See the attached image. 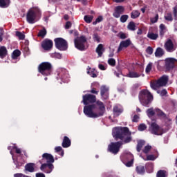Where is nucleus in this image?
Segmentation results:
<instances>
[{"instance_id":"nucleus-1","label":"nucleus","mask_w":177,"mask_h":177,"mask_svg":"<svg viewBox=\"0 0 177 177\" xmlns=\"http://www.w3.org/2000/svg\"><path fill=\"white\" fill-rule=\"evenodd\" d=\"M113 137L117 142H111L108 145V151L112 154H118L120 149L122 145L131 143L132 142V133L129 131V128L124 127H118L113 129Z\"/></svg>"},{"instance_id":"nucleus-2","label":"nucleus","mask_w":177,"mask_h":177,"mask_svg":"<svg viewBox=\"0 0 177 177\" xmlns=\"http://www.w3.org/2000/svg\"><path fill=\"white\" fill-rule=\"evenodd\" d=\"M44 160H46L47 163L42 164ZM53 162H55V158H53V156L50 153H44L42 155V160L40 161V164H41L40 167L41 171L46 172V174H50V172L53 171V168H55Z\"/></svg>"},{"instance_id":"nucleus-3","label":"nucleus","mask_w":177,"mask_h":177,"mask_svg":"<svg viewBox=\"0 0 177 177\" xmlns=\"http://www.w3.org/2000/svg\"><path fill=\"white\" fill-rule=\"evenodd\" d=\"M41 19V10L38 7L30 8L26 13V21L29 24H34Z\"/></svg>"},{"instance_id":"nucleus-4","label":"nucleus","mask_w":177,"mask_h":177,"mask_svg":"<svg viewBox=\"0 0 177 177\" xmlns=\"http://www.w3.org/2000/svg\"><path fill=\"white\" fill-rule=\"evenodd\" d=\"M139 100L142 106L149 107V104H150L153 100V95L147 90H142L140 93Z\"/></svg>"},{"instance_id":"nucleus-5","label":"nucleus","mask_w":177,"mask_h":177,"mask_svg":"<svg viewBox=\"0 0 177 177\" xmlns=\"http://www.w3.org/2000/svg\"><path fill=\"white\" fill-rule=\"evenodd\" d=\"M53 70V67L52 66V64L48 62H41L38 66L39 73L46 77L50 75Z\"/></svg>"},{"instance_id":"nucleus-6","label":"nucleus","mask_w":177,"mask_h":177,"mask_svg":"<svg viewBox=\"0 0 177 177\" xmlns=\"http://www.w3.org/2000/svg\"><path fill=\"white\" fill-rule=\"evenodd\" d=\"M88 41L86 40V37L84 35L77 37L74 40L75 46L79 50H86V44Z\"/></svg>"},{"instance_id":"nucleus-7","label":"nucleus","mask_w":177,"mask_h":177,"mask_svg":"<svg viewBox=\"0 0 177 177\" xmlns=\"http://www.w3.org/2000/svg\"><path fill=\"white\" fill-rule=\"evenodd\" d=\"M95 109H96V104H95L85 105L83 111L85 115L88 117V118H99V115H97V113L93 112Z\"/></svg>"},{"instance_id":"nucleus-8","label":"nucleus","mask_w":177,"mask_h":177,"mask_svg":"<svg viewBox=\"0 0 177 177\" xmlns=\"http://www.w3.org/2000/svg\"><path fill=\"white\" fill-rule=\"evenodd\" d=\"M55 48L59 50H67L68 49V43L62 37H57L54 39Z\"/></svg>"},{"instance_id":"nucleus-9","label":"nucleus","mask_w":177,"mask_h":177,"mask_svg":"<svg viewBox=\"0 0 177 177\" xmlns=\"http://www.w3.org/2000/svg\"><path fill=\"white\" fill-rule=\"evenodd\" d=\"M168 76L166 75H162L160 79H158L156 82L151 83V88L152 89H157L158 88H160V86H165L168 84Z\"/></svg>"},{"instance_id":"nucleus-10","label":"nucleus","mask_w":177,"mask_h":177,"mask_svg":"<svg viewBox=\"0 0 177 177\" xmlns=\"http://www.w3.org/2000/svg\"><path fill=\"white\" fill-rule=\"evenodd\" d=\"M149 131L152 133V135H156L158 136L164 133V129L160 127L159 125L154 122L149 126Z\"/></svg>"},{"instance_id":"nucleus-11","label":"nucleus","mask_w":177,"mask_h":177,"mask_svg":"<svg viewBox=\"0 0 177 177\" xmlns=\"http://www.w3.org/2000/svg\"><path fill=\"white\" fill-rule=\"evenodd\" d=\"M82 102L84 106H89L88 104H93L96 103V95L93 94H86L82 96Z\"/></svg>"},{"instance_id":"nucleus-12","label":"nucleus","mask_w":177,"mask_h":177,"mask_svg":"<svg viewBox=\"0 0 177 177\" xmlns=\"http://www.w3.org/2000/svg\"><path fill=\"white\" fill-rule=\"evenodd\" d=\"M166 71H171L175 68V63L177 62V59L175 58H166L165 60Z\"/></svg>"},{"instance_id":"nucleus-13","label":"nucleus","mask_w":177,"mask_h":177,"mask_svg":"<svg viewBox=\"0 0 177 177\" xmlns=\"http://www.w3.org/2000/svg\"><path fill=\"white\" fill-rule=\"evenodd\" d=\"M109 91H110V89L109 88V87H107V86H101L100 87V95L102 99H103V100H109Z\"/></svg>"},{"instance_id":"nucleus-14","label":"nucleus","mask_w":177,"mask_h":177,"mask_svg":"<svg viewBox=\"0 0 177 177\" xmlns=\"http://www.w3.org/2000/svg\"><path fill=\"white\" fill-rule=\"evenodd\" d=\"M125 12V8L122 6H118L115 7L114 12L113 13V17L118 19L121 17V15H123Z\"/></svg>"},{"instance_id":"nucleus-15","label":"nucleus","mask_w":177,"mask_h":177,"mask_svg":"<svg viewBox=\"0 0 177 177\" xmlns=\"http://www.w3.org/2000/svg\"><path fill=\"white\" fill-rule=\"evenodd\" d=\"M41 48H43L44 50H50V49L53 48V41L49 39H45L41 42Z\"/></svg>"},{"instance_id":"nucleus-16","label":"nucleus","mask_w":177,"mask_h":177,"mask_svg":"<svg viewBox=\"0 0 177 177\" xmlns=\"http://www.w3.org/2000/svg\"><path fill=\"white\" fill-rule=\"evenodd\" d=\"M96 104L98 107V109L100 111L97 113V115L98 117H102L104 114V111H106V106H104V104L102 101H96Z\"/></svg>"},{"instance_id":"nucleus-17","label":"nucleus","mask_w":177,"mask_h":177,"mask_svg":"<svg viewBox=\"0 0 177 177\" xmlns=\"http://www.w3.org/2000/svg\"><path fill=\"white\" fill-rule=\"evenodd\" d=\"M165 49L167 52L172 53L175 50V46H174V42L171 39H167V41L165 43Z\"/></svg>"},{"instance_id":"nucleus-18","label":"nucleus","mask_w":177,"mask_h":177,"mask_svg":"<svg viewBox=\"0 0 177 177\" xmlns=\"http://www.w3.org/2000/svg\"><path fill=\"white\" fill-rule=\"evenodd\" d=\"M129 45H131V39H128L125 41H122L118 48V52H121V50H122V48H128Z\"/></svg>"},{"instance_id":"nucleus-19","label":"nucleus","mask_w":177,"mask_h":177,"mask_svg":"<svg viewBox=\"0 0 177 177\" xmlns=\"http://www.w3.org/2000/svg\"><path fill=\"white\" fill-rule=\"evenodd\" d=\"M62 146V147H64V149H67V147H70L71 146V140H70V138H68V137H64Z\"/></svg>"},{"instance_id":"nucleus-20","label":"nucleus","mask_w":177,"mask_h":177,"mask_svg":"<svg viewBox=\"0 0 177 177\" xmlns=\"http://www.w3.org/2000/svg\"><path fill=\"white\" fill-rule=\"evenodd\" d=\"M8 56V49L2 46L0 47V58L5 59L6 57Z\"/></svg>"},{"instance_id":"nucleus-21","label":"nucleus","mask_w":177,"mask_h":177,"mask_svg":"<svg viewBox=\"0 0 177 177\" xmlns=\"http://www.w3.org/2000/svg\"><path fill=\"white\" fill-rule=\"evenodd\" d=\"M146 144V142L143 140H139L137 142V147H136V150L138 153H140L142 151V149L143 148V146Z\"/></svg>"},{"instance_id":"nucleus-22","label":"nucleus","mask_w":177,"mask_h":177,"mask_svg":"<svg viewBox=\"0 0 177 177\" xmlns=\"http://www.w3.org/2000/svg\"><path fill=\"white\" fill-rule=\"evenodd\" d=\"M147 37L152 41H156V39L158 38V33H154L149 30L147 35Z\"/></svg>"},{"instance_id":"nucleus-23","label":"nucleus","mask_w":177,"mask_h":177,"mask_svg":"<svg viewBox=\"0 0 177 177\" xmlns=\"http://www.w3.org/2000/svg\"><path fill=\"white\" fill-rule=\"evenodd\" d=\"M103 52H104V48H103V44H100L96 48V53H97L100 57H102L103 55Z\"/></svg>"},{"instance_id":"nucleus-24","label":"nucleus","mask_w":177,"mask_h":177,"mask_svg":"<svg viewBox=\"0 0 177 177\" xmlns=\"http://www.w3.org/2000/svg\"><path fill=\"white\" fill-rule=\"evenodd\" d=\"M34 167H35V163H28L25 166V169L28 171V172H34V171H35Z\"/></svg>"},{"instance_id":"nucleus-25","label":"nucleus","mask_w":177,"mask_h":177,"mask_svg":"<svg viewBox=\"0 0 177 177\" xmlns=\"http://www.w3.org/2000/svg\"><path fill=\"white\" fill-rule=\"evenodd\" d=\"M165 53L164 52V50L162 48L158 47L155 52V56L156 57H162V56H164Z\"/></svg>"},{"instance_id":"nucleus-26","label":"nucleus","mask_w":177,"mask_h":177,"mask_svg":"<svg viewBox=\"0 0 177 177\" xmlns=\"http://www.w3.org/2000/svg\"><path fill=\"white\" fill-rule=\"evenodd\" d=\"M10 5V0H0V8L5 9Z\"/></svg>"},{"instance_id":"nucleus-27","label":"nucleus","mask_w":177,"mask_h":177,"mask_svg":"<svg viewBox=\"0 0 177 177\" xmlns=\"http://www.w3.org/2000/svg\"><path fill=\"white\" fill-rule=\"evenodd\" d=\"M136 171L138 175H145V172H146V169H145V166L139 165L136 168Z\"/></svg>"},{"instance_id":"nucleus-28","label":"nucleus","mask_w":177,"mask_h":177,"mask_svg":"<svg viewBox=\"0 0 177 177\" xmlns=\"http://www.w3.org/2000/svg\"><path fill=\"white\" fill-rule=\"evenodd\" d=\"M87 74L92 77V78L97 77V74H96L95 69H91V68L89 66L87 67Z\"/></svg>"},{"instance_id":"nucleus-29","label":"nucleus","mask_w":177,"mask_h":177,"mask_svg":"<svg viewBox=\"0 0 177 177\" xmlns=\"http://www.w3.org/2000/svg\"><path fill=\"white\" fill-rule=\"evenodd\" d=\"M21 55V51H20V50L19 49H16L12 52L11 57H12V59H13V60H16V59H17V57H19Z\"/></svg>"},{"instance_id":"nucleus-30","label":"nucleus","mask_w":177,"mask_h":177,"mask_svg":"<svg viewBox=\"0 0 177 177\" xmlns=\"http://www.w3.org/2000/svg\"><path fill=\"white\" fill-rule=\"evenodd\" d=\"M127 77L129 78H139L140 77V74L138 73L135 71H129V74L127 75Z\"/></svg>"},{"instance_id":"nucleus-31","label":"nucleus","mask_w":177,"mask_h":177,"mask_svg":"<svg viewBox=\"0 0 177 177\" xmlns=\"http://www.w3.org/2000/svg\"><path fill=\"white\" fill-rule=\"evenodd\" d=\"M155 111L156 113V115L158 117H160L161 118H167V114L161 111L160 109H156Z\"/></svg>"},{"instance_id":"nucleus-32","label":"nucleus","mask_w":177,"mask_h":177,"mask_svg":"<svg viewBox=\"0 0 177 177\" xmlns=\"http://www.w3.org/2000/svg\"><path fill=\"white\" fill-rule=\"evenodd\" d=\"M55 153H58L59 156H61V157H64V150L63 149V148H62V147H56L55 148Z\"/></svg>"},{"instance_id":"nucleus-33","label":"nucleus","mask_w":177,"mask_h":177,"mask_svg":"<svg viewBox=\"0 0 177 177\" xmlns=\"http://www.w3.org/2000/svg\"><path fill=\"white\" fill-rule=\"evenodd\" d=\"M122 111H124V109L118 106H115L113 107V113H115V114H118V115H120Z\"/></svg>"},{"instance_id":"nucleus-34","label":"nucleus","mask_w":177,"mask_h":177,"mask_svg":"<svg viewBox=\"0 0 177 177\" xmlns=\"http://www.w3.org/2000/svg\"><path fill=\"white\" fill-rule=\"evenodd\" d=\"M127 28L128 30H130V31H135V30H136V25L135 24V22H129L127 26Z\"/></svg>"},{"instance_id":"nucleus-35","label":"nucleus","mask_w":177,"mask_h":177,"mask_svg":"<svg viewBox=\"0 0 177 177\" xmlns=\"http://www.w3.org/2000/svg\"><path fill=\"white\" fill-rule=\"evenodd\" d=\"M13 161L14 164L16 165V168L18 169H20V167H23V165L24 164L23 161H19V159L15 160V158H13Z\"/></svg>"},{"instance_id":"nucleus-36","label":"nucleus","mask_w":177,"mask_h":177,"mask_svg":"<svg viewBox=\"0 0 177 177\" xmlns=\"http://www.w3.org/2000/svg\"><path fill=\"white\" fill-rule=\"evenodd\" d=\"M140 16V12L138 10H133L131 14V19H138Z\"/></svg>"},{"instance_id":"nucleus-37","label":"nucleus","mask_w":177,"mask_h":177,"mask_svg":"<svg viewBox=\"0 0 177 177\" xmlns=\"http://www.w3.org/2000/svg\"><path fill=\"white\" fill-rule=\"evenodd\" d=\"M165 20L166 21H173L174 17H172V13L168 12L165 15Z\"/></svg>"},{"instance_id":"nucleus-38","label":"nucleus","mask_w":177,"mask_h":177,"mask_svg":"<svg viewBox=\"0 0 177 177\" xmlns=\"http://www.w3.org/2000/svg\"><path fill=\"white\" fill-rule=\"evenodd\" d=\"M156 177H167V171L159 170L156 174Z\"/></svg>"},{"instance_id":"nucleus-39","label":"nucleus","mask_w":177,"mask_h":177,"mask_svg":"<svg viewBox=\"0 0 177 177\" xmlns=\"http://www.w3.org/2000/svg\"><path fill=\"white\" fill-rule=\"evenodd\" d=\"M15 35L16 37H18L19 39H20L21 41L24 40V39L26 38V35L20 31H16Z\"/></svg>"},{"instance_id":"nucleus-40","label":"nucleus","mask_w":177,"mask_h":177,"mask_svg":"<svg viewBox=\"0 0 177 177\" xmlns=\"http://www.w3.org/2000/svg\"><path fill=\"white\" fill-rule=\"evenodd\" d=\"M46 35V29L44 28L42 30H40L37 34V37H41V38H45Z\"/></svg>"},{"instance_id":"nucleus-41","label":"nucleus","mask_w":177,"mask_h":177,"mask_svg":"<svg viewBox=\"0 0 177 177\" xmlns=\"http://www.w3.org/2000/svg\"><path fill=\"white\" fill-rule=\"evenodd\" d=\"M84 20L86 23L89 24L90 23H92V21L93 20V16L85 15L84 17Z\"/></svg>"},{"instance_id":"nucleus-42","label":"nucleus","mask_w":177,"mask_h":177,"mask_svg":"<svg viewBox=\"0 0 177 177\" xmlns=\"http://www.w3.org/2000/svg\"><path fill=\"white\" fill-rule=\"evenodd\" d=\"M147 114L148 117L150 118V117H153V116L156 115V112L154 111L153 108H150L147 110Z\"/></svg>"},{"instance_id":"nucleus-43","label":"nucleus","mask_w":177,"mask_h":177,"mask_svg":"<svg viewBox=\"0 0 177 177\" xmlns=\"http://www.w3.org/2000/svg\"><path fill=\"white\" fill-rule=\"evenodd\" d=\"M145 167L147 171H148L149 173L153 172V163L149 162L145 165Z\"/></svg>"},{"instance_id":"nucleus-44","label":"nucleus","mask_w":177,"mask_h":177,"mask_svg":"<svg viewBox=\"0 0 177 177\" xmlns=\"http://www.w3.org/2000/svg\"><path fill=\"white\" fill-rule=\"evenodd\" d=\"M128 19H129V16H128V15H124L120 17V21L121 23H127Z\"/></svg>"},{"instance_id":"nucleus-45","label":"nucleus","mask_w":177,"mask_h":177,"mask_svg":"<svg viewBox=\"0 0 177 177\" xmlns=\"http://www.w3.org/2000/svg\"><path fill=\"white\" fill-rule=\"evenodd\" d=\"M153 67V63L150 62L147 64L146 68H145V73L146 74H149L151 71V68Z\"/></svg>"},{"instance_id":"nucleus-46","label":"nucleus","mask_w":177,"mask_h":177,"mask_svg":"<svg viewBox=\"0 0 177 177\" xmlns=\"http://www.w3.org/2000/svg\"><path fill=\"white\" fill-rule=\"evenodd\" d=\"M102 21H103V16L100 15L99 17H97L95 21L93 22V26H96L97 23H100Z\"/></svg>"},{"instance_id":"nucleus-47","label":"nucleus","mask_w":177,"mask_h":177,"mask_svg":"<svg viewBox=\"0 0 177 177\" xmlns=\"http://www.w3.org/2000/svg\"><path fill=\"white\" fill-rule=\"evenodd\" d=\"M108 64L111 66V67H114L115 66V60L114 58H110L108 59Z\"/></svg>"},{"instance_id":"nucleus-48","label":"nucleus","mask_w":177,"mask_h":177,"mask_svg":"<svg viewBox=\"0 0 177 177\" xmlns=\"http://www.w3.org/2000/svg\"><path fill=\"white\" fill-rule=\"evenodd\" d=\"M150 150H151V146L147 145V146L145 147L142 151H143V153H145V154H148V153H149V151H150Z\"/></svg>"},{"instance_id":"nucleus-49","label":"nucleus","mask_w":177,"mask_h":177,"mask_svg":"<svg viewBox=\"0 0 177 177\" xmlns=\"http://www.w3.org/2000/svg\"><path fill=\"white\" fill-rule=\"evenodd\" d=\"M147 129V126H146V124H140L139 126H138V131H140L141 132L143 131H145V129Z\"/></svg>"},{"instance_id":"nucleus-50","label":"nucleus","mask_w":177,"mask_h":177,"mask_svg":"<svg viewBox=\"0 0 177 177\" xmlns=\"http://www.w3.org/2000/svg\"><path fill=\"white\" fill-rule=\"evenodd\" d=\"M154 160H156L154 155H148L147 158L145 159V161H154Z\"/></svg>"},{"instance_id":"nucleus-51","label":"nucleus","mask_w":177,"mask_h":177,"mask_svg":"<svg viewBox=\"0 0 177 177\" xmlns=\"http://www.w3.org/2000/svg\"><path fill=\"white\" fill-rule=\"evenodd\" d=\"M153 52H154V50L153 49V47L148 46L146 49V53L147 55H153Z\"/></svg>"},{"instance_id":"nucleus-52","label":"nucleus","mask_w":177,"mask_h":177,"mask_svg":"<svg viewBox=\"0 0 177 177\" xmlns=\"http://www.w3.org/2000/svg\"><path fill=\"white\" fill-rule=\"evenodd\" d=\"M67 73L64 74V72H62L61 73H59V77L61 78V80H62V81H66V79L67 78Z\"/></svg>"},{"instance_id":"nucleus-53","label":"nucleus","mask_w":177,"mask_h":177,"mask_svg":"<svg viewBox=\"0 0 177 177\" xmlns=\"http://www.w3.org/2000/svg\"><path fill=\"white\" fill-rule=\"evenodd\" d=\"M93 38L94 41H96L97 42H100V37H99V35H97V33H94Z\"/></svg>"},{"instance_id":"nucleus-54","label":"nucleus","mask_w":177,"mask_h":177,"mask_svg":"<svg viewBox=\"0 0 177 177\" xmlns=\"http://www.w3.org/2000/svg\"><path fill=\"white\" fill-rule=\"evenodd\" d=\"M53 57H55V59H62V56L59 53H55L53 54Z\"/></svg>"},{"instance_id":"nucleus-55","label":"nucleus","mask_w":177,"mask_h":177,"mask_svg":"<svg viewBox=\"0 0 177 177\" xmlns=\"http://www.w3.org/2000/svg\"><path fill=\"white\" fill-rule=\"evenodd\" d=\"M71 26H73V24H71V21H68L65 24V29L68 30L69 28H71Z\"/></svg>"},{"instance_id":"nucleus-56","label":"nucleus","mask_w":177,"mask_h":177,"mask_svg":"<svg viewBox=\"0 0 177 177\" xmlns=\"http://www.w3.org/2000/svg\"><path fill=\"white\" fill-rule=\"evenodd\" d=\"M14 177H30L26 174H24L22 173H17L14 174Z\"/></svg>"},{"instance_id":"nucleus-57","label":"nucleus","mask_w":177,"mask_h":177,"mask_svg":"<svg viewBox=\"0 0 177 177\" xmlns=\"http://www.w3.org/2000/svg\"><path fill=\"white\" fill-rule=\"evenodd\" d=\"M157 21H158V14H157L155 17L151 18V23L154 24L157 23Z\"/></svg>"},{"instance_id":"nucleus-58","label":"nucleus","mask_w":177,"mask_h":177,"mask_svg":"<svg viewBox=\"0 0 177 177\" xmlns=\"http://www.w3.org/2000/svg\"><path fill=\"white\" fill-rule=\"evenodd\" d=\"M173 15L174 17V20H177V8L174 7L173 8Z\"/></svg>"},{"instance_id":"nucleus-59","label":"nucleus","mask_w":177,"mask_h":177,"mask_svg":"<svg viewBox=\"0 0 177 177\" xmlns=\"http://www.w3.org/2000/svg\"><path fill=\"white\" fill-rule=\"evenodd\" d=\"M90 93H93L94 95H98L99 91L96 90V88H92L91 90L89 91Z\"/></svg>"},{"instance_id":"nucleus-60","label":"nucleus","mask_w":177,"mask_h":177,"mask_svg":"<svg viewBox=\"0 0 177 177\" xmlns=\"http://www.w3.org/2000/svg\"><path fill=\"white\" fill-rule=\"evenodd\" d=\"M139 115H135L133 117V119H132V122H139Z\"/></svg>"},{"instance_id":"nucleus-61","label":"nucleus","mask_w":177,"mask_h":177,"mask_svg":"<svg viewBox=\"0 0 177 177\" xmlns=\"http://www.w3.org/2000/svg\"><path fill=\"white\" fill-rule=\"evenodd\" d=\"M133 165V158H131L130 161L126 163V167H132Z\"/></svg>"},{"instance_id":"nucleus-62","label":"nucleus","mask_w":177,"mask_h":177,"mask_svg":"<svg viewBox=\"0 0 177 177\" xmlns=\"http://www.w3.org/2000/svg\"><path fill=\"white\" fill-rule=\"evenodd\" d=\"M119 35L120 39H125L127 38V35L124 32H120Z\"/></svg>"},{"instance_id":"nucleus-63","label":"nucleus","mask_w":177,"mask_h":177,"mask_svg":"<svg viewBox=\"0 0 177 177\" xmlns=\"http://www.w3.org/2000/svg\"><path fill=\"white\" fill-rule=\"evenodd\" d=\"M168 93L166 89H162L160 92V96H165Z\"/></svg>"},{"instance_id":"nucleus-64","label":"nucleus","mask_w":177,"mask_h":177,"mask_svg":"<svg viewBox=\"0 0 177 177\" xmlns=\"http://www.w3.org/2000/svg\"><path fill=\"white\" fill-rule=\"evenodd\" d=\"M36 177H45V174L44 173H37L36 174Z\"/></svg>"}]
</instances>
